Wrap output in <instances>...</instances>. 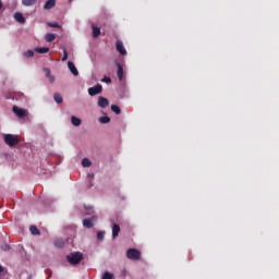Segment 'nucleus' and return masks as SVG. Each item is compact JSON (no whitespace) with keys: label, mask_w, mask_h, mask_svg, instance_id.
<instances>
[{"label":"nucleus","mask_w":279,"mask_h":279,"mask_svg":"<svg viewBox=\"0 0 279 279\" xmlns=\"http://www.w3.org/2000/svg\"><path fill=\"white\" fill-rule=\"evenodd\" d=\"M105 236H106V232H104V231H99L97 233L98 241H104Z\"/></svg>","instance_id":"bb28decb"},{"label":"nucleus","mask_w":279,"mask_h":279,"mask_svg":"<svg viewBox=\"0 0 279 279\" xmlns=\"http://www.w3.org/2000/svg\"><path fill=\"white\" fill-rule=\"evenodd\" d=\"M46 43H53L56 40V34L53 33H48L45 36Z\"/></svg>","instance_id":"dca6fc26"},{"label":"nucleus","mask_w":279,"mask_h":279,"mask_svg":"<svg viewBox=\"0 0 279 279\" xmlns=\"http://www.w3.org/2000/svg\"><path fill=\"white\" fill-rule=\"evenodd\" d=\"M102 90L104 87L101 86V84H97L96 86L88 88V95H90V97H95V95H100Z\"/></svg>","instance_id":"20e7f679"},{"label":"nucleus","mask_w":279,"mask_h":279,"mask_svg":"<svg viewBox=\"0 0 279 279\" xmlns=\"http://www.w3.org/2000/svg\"><path fill=\"white\" fill-rule=\"evenodd\" d=\"M99 123H110V117H108V116L100 117Z\"/></svg>","instance_id":"393cba45"},{"label":"nucleus","mask_w":279,"mask_h":279,"mask_svg":"<svg viewBox=\"0 0 279 279\" xmlns=\"http://www.w3.org/2000/svg\"><path fill=\"white\" fill-rule=\"evenodd\" d=\"M110 106V100L104 96L98 97V107L99 108H108Z\"/></svg>","instance_id":"423d86ee"},{"label":"nucleus","mask_w":279,"mask_h":279,"mask_svg":"<svg viewBox=\"0 0 279 279\" xmlns=\"http://www.w3.org/2000/svg\"><path fill=\"white\" fill-rule=\"evenodd\" d=\"M56 8V0H48L44 5V10H53Z\"/></svg>","instance_id":"ddd939ff"},{"label":"nucleus","mask_w":279,"mask_h":279,"mask_svg":"<svg viewBox=\"0 0 279 279\" xmlns=\"http://www.w3.org/2000/svg\"><path fill=\"white\" fill-rule=\"evenodd\" d=\"M90 165H93V162H90L88 158H84L82 160V166L83 167H90Z\"/></svg>","instance_id":"a878e982"},{"label":"nucleus","mask_w":279,"mask_h":279,"mask_svg":"<svg viewBox=\"0 0 279 279\" xmlns=\"http://www.w3.org/2000/svg\"><path fill=\"white\" fill-rule=\"evenodd\" d=\"M53 99H54L56 104H62L64 101V99L62 98V95H60V93H56L53 95Z\"/></svg>","instance_id":"6ab92c4d"},{"label":"nucleus","mask_w":279,"mask_h":279,"mask_svg":"<svg viewBox=\"0 0 279 279\" xmlns=\"http://www.w3.org/2000/svg\"><path fill=\"white\" fill-rule=\"evenodd\" d=\"M82 258H84L82 253H71L66 256L68 263H70V265H80Z\"/></svg>","instance_id":"f03ea898"},{"label":"nucleus","mask_w":279,"mask_h":279,"mask_svg":"<svg viewBox=\"0 0 279 279\" xmlns=\"http://www.w3.org/2000/svg\"><path fill=\"white\" fill-rule=\"evenodd\" d=\"M64 246V240L62 239H57L54 241V247H63Z\"/></svg>","instance_id":"4be33fe9"},{"label":"nucleus","mask_w":279,"mask_h":279,"mask_svg":"<svg viewBox=\"0 0 279 279\" xmlns=\"http://www.w3.org/2000/svg\"><path fill=\"white\" fill-rule=\"evenodd\" d=\"M70 1H73V0H70Z\"/></svg>","instance_id":"72a5a7b5"},{"label":"nucleus","mask_w":279,"mask_h":279,"mask_svg":"<svg viewBox=\"0 0 279 279\" xmlns=\"http://www.w3.org/2000/svg\"><path fill=\"white\" fill-rule=\"evenodd\" d=\"M66 60H69V52L66 51V48H64L63 49L62 62H66Z\"/></svg>","instance_id":"cd10ccee"},{"label":"nucleus","mask_w":279,"mask_h":279,"mask_svg":"<svg viewBox=\"0 0 279 279\" xmlns=\"http://www.w3.org/2000/svg\"><path fill=\"white\" fill-rule=\"evenodd\" d=\"M3 8V2L0 1V10Z\"/></svg>","instance_id":"473e14b6"},{"label":"nucleus","mask_w":279,"mask_h":279,"mask_svg":"<svg viewBox=\"0 0 279 279\" xmlns=\"http://www.w3.org/2000/svg\"><path fill=\"white\" fill-rule=\"evenodd\" d=\"M43 71L46 73V77H48L50 84H53V82H56V76L51 74V69L44 68Z\"/></svg>","instance_id":"9d476101"},{"label":"nucleus","mask_w":279,"mask_h":279,"mask_svg":"<svg viewBox=\"0 0 279 279\" xmlns=\"http://www.w3.org/2000/svg\"><path fill=\"white\" fill-rule=\"evenodd\" d=\"M126 258L129 260H141V252L136 248H129L126 251Z\"/></svg>","instance_id":"7ed1b4c3"},{"label":"nucleus","mask_w":279,"mask_h":279,"mask_svg":"<svg viewBox=\"0 0 279 279\" xmlns=\"http://www.w3.org/2000/svg\"><path fill=\"white\" fill-rule=\"evenodd\" d=\"M101 279H114V275L111 274V272L106 271V272L102 275Z\"/></svg>","instance_id":"b1692460"},{"label":"nucleus","mask_w":279,"mask_h":279,"mask_svg":"<svg viewBox=\"0 0 279 279\" xmlns=\"http://www.w3.org/2000/svg\"><path fill=\"white\" fill-rule=\"evenodd\" d=\"M95 221H97L96 217L85 218L83 220V226L84 228H93V226H95Z\"/></svg>","instance_id":"0eeeda50"},{"label":"nucleus","mask_w":279,"mask_h":279,"mask_svg":"<svg viewBox=\"0 0 279 279\" xmlns=\"http://www.w3.org/2000/svg\"><path fill=\"white\" fill-rule=\"evenodd\" d=\"M14 19H15V21L17 22V23H21L22 25H24V23H25V16H23V13H21V12H15L14 13Z\"/></svg>","instance_id":"9b49d317"},{"label":"nucleus","mask_w":279,"mask_h":279,"mask_svg":"<svg viewBox=\"0 0 279 279\" xmlns=\"http://www.w3.org/2000/svg\"><path fill=\"white\" fill-rule=\"evenodd\" d=\"M48 27H56L57 29H60V24H58V23H48Z\"/></svg>","instance_id":"c756f323"},{"label":"nucleus","mask_w":279,"mask_h":279,"mask_svg":"<svg viewBox=\"0 0 279 279\" xmlns=\"http://www.w3.org/2000/svg\"><path fill=\"white\" fill-rule=\"evenodd\" d=\"M68 69H70L72 75H74L75 77H77V75H80L77 68L75 66V63H73L72 61L68 62Z\"/></svg>","instance_id":"1a4fd4ad"},{"label":"nucleus","mask_w":279,"mask_h":279,"mask_svg":"<svg viewBox=\"0 0 279 279\" xmlns=\"http://www.w3.org/2000/svg\"><path fill=\"white\" fill-rule=\"evenodd\" d=\"M71 123H72V125H74V128H80L82 125V119H80L75 116H72Z\"/></svg>","instance_id":"f8f14e48"},{"label":"nucleus","mask_w":279,"mask_h":279,"mask_svg":"<svg viewBox=\"0 0 279 279\" xmlns=\"http://www.w3.org/2000/svg\"><path fill=\"white\" fill-rule=\"evenodd\" d=\"M101 35V29L99 27H93V37L97 38Z\"/></svg>","instance_id":"aec40b11"},{"label":"nucleus","mask_w":279,"mask_h":279,"mask_svg":"<svg viewBox=\"0 0 279 279\" xmlns=\"http://www.w3.org/2000/svg\"><path fill=\"white\" fill-rule=\"evenodd\" d=\"M2 250H4L5 252H8V250H10V245L5 244L4 246H2Z\"/></svg>","instance_id":"2f4dec72"},{"label":"nucleus","mask_w":279,"mask_h":279,"mask_svg":"<svg viewBox=\"0 0 279 279\" xmlns=\"http://www.w3.org/2000/svg\"><path fill=\"white\" fill-rule=\"evenodd\" d=\"M4 143L9 147H16V145H19V143H20L19 135L5 134L4 135Z\"/></svg>","instance_id":"f257e3e1"},{"label":"nucleus","mask_w":279,"mask_h":279,"mask_svg":"<svg viewBox=\"0 0 279 279\" xmlns=\"http://www.w3.org/2000/svg\"><path fill=\"white\" fill-rule=\"evenodd\" d=\"M111 110L116 114H121V108H119V106H117V105H111Z\"/></svg>","instance_id":"5701e85b"},{"label":"nucleus","mask_w":279,"mask_h":279,"mask_svg":"<svg viewBox=\"0 0 279 279\" xmlns=\"http://www.w3.org/2000/svg\"><path fill=\"white\" fill-rule=\"evenodd\" d=\"M29 231L33 234V236H38L40 234V230H38L37 226H31Z\"/></svg>","instance_id":"f3484780"},{"label":"nucleus","mask_w":279,"mask_h":279,"mask_svg":"<svg viewBox=\"0 0 279 279\" xmlns=\"http://www.w3.org/2000/svg\"><path fill=\"white\" fill-rule=\"evenodd\" d=\"M119 232H121V227L117 223L112 226V238L117 239L119 236Z\"/></svg>","instance_id":"4468645a"},{"label":"nucleus","mask_w":279,"mask_h":279,"mask_svg":"<svg viewBox=\"0 0 279 279\" xmlns=\"http://www.w3.org/2000/svg\"><path fill=\"white\" fill-rule=\"evenodd\" d=\"M37 0H22V4L26 8H32V5H36Z\"/></svg>","instance_id":"a211bd4d"},{"label":"nucleus","mask_w":279,"mask_h":279,"mask_svg":"<svg viewBox=\"0 0 279 279\" xmlns=\"http://www.w3.org/2000/svg\"><path fill=\"white\" fill-rule=\"evenodd\" d=\"M101 82H105L106 84H110L112 82V78L105 76Z\"/></svg>","instance_id":"7c9ffc66"},{"label":"nucleus","mask_w":279,"mask_h":279,"mask_svg":"<svg viewBox=\"0 0 279 279\" xmlns=\"http://www.w3.org/2000/svg\"><path fill=\"white\" fill-rule=\"evenodd\" d=\"M116 49L120 53V56H128V50H125V46H123V41L118 40L116 43Z\"/></svg>","instance_id":"39448f33"},{"label":"nucleus","mask_w":279,"mask_h":279,"mask_svg":"<svg viewBox=\"0 0 279 279\" xmlns=\"http://www.w3.org/2000/svg\"><path fill=\"white\" fill-rule=\"evenodd\" d=\"M25 58H34V50H27L24 52Z\"/></svg>","instance_id":"c85d7f7f"},{"label":"nucleus","mask_w":279,"mask_h":279,"mask_svg":"<svg viewBox=\"0 0 279 279\" xmlns=\"http://www.w3.org/2000/svg\"><path fill=\"white\" fill-rule=\"evenodd\" d=\"M12 110H13L14 114H16V117H20V119H23V117H25V114H27L25 109H21L17 106H13Z\"/></svg>","instance_id":"6e6552de"},{"label":"nucleus","mask_w":279,"mask_h":279,"mask_svg":"<svg viewBox=\"0 0 279 279\" xmlns=\"http://www.w3.org/2000/svg\"><path fill=\"white\" fill-rule=\"evenodd\" d=\"M117 68H118V78L120 82H123V65H121V63H117Z\"/></svg>","instance_id":"2eb2a0df"},{"label":"nucleus","mask_w":279,"mask_h":279,"mask_svg":"<svg viewBox=\"0 0 279 279\" xmlns=\"http://www.w3.org/2000/svg\"><path fill=\"white\" fill-rule=\"evenodd\" d=\"M36 53H48V47L35 48Z\"/></svg>","instance_id":"412c9836"}]
</instances>
